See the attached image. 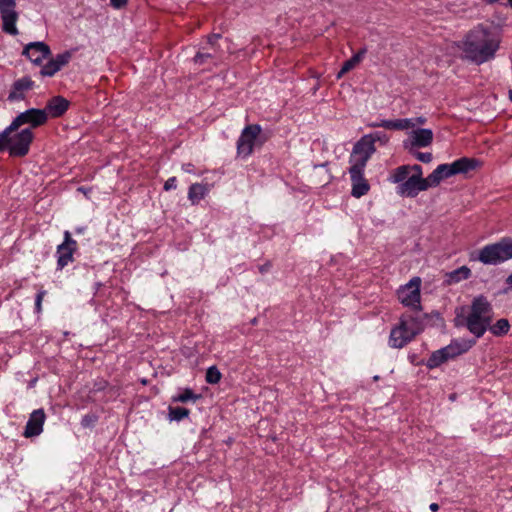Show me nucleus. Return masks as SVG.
I'll list each match as a JSON object with an SVG mask.
<instances>
[{
  "mask_svg": "<svg viewBox=\"0 0 512 512\" xmlns=\"http://www.w3.org/2000/svg\"><path fill=\"white\" fill-rule=\"evenodd\" d=\"M16 5V0H0L2 31L12 36L19 34L16 27V23L19 18V13L16 11Z\"/></svg>",
  "mask_w": 512,
  "mask_h": 512,
  "instance_id": "1a4fd4ad",
  "label": "nucleus"
},
{
  "mask_svg": "<svg viewBox=\"0 0 512 512\" xmlns=\"http://www.w3.org/2000/svg\"><path fill=\"white\" fill-rule=\"evenodd\" d=\"M493 307L484 295L476 296L471 305L456 309L454 324L456 327H465L475 336L481 338L492 322Z\"/></svg>",
  "mask_w": 512,
  "mask_h": 512,
  "instance_id": "f03ea898",
  "label": "nucleus"
},
{
  "mask_svg": "<svg viewBox=\"0 0 512 512\" xmlns=\"http://www.w3.org/2000/svg\"><path fill=\"white\" fill-rule=\"evenodd\" d=\"M46 122V111L37 108H30L17 115L11 124L6 127L5 133L8 131H16L24 124H29L31 126L30 128H37L44 125Z\"/></svg>",
  "mask_w": 512,
  "mask_h": 512,
  "instance_id": "423d86ee",
  "label": "nucleus"
},
{
  "mask_svg": "<svg viewBox=\"0 0 512 512\" xmlns=\"http://www.w3.org/2000/svg\"><path fill=\"white\" fill-rule=\"evenodd\" d=\"M78 247L77 241L71 237L69 231L64 232V241L57 246V270L64 269L70 262L74 260L73 255Z\"/></svg>",
  "mask_w": 512,
  "mask_h": 512,
  "instance_id": "9b49d317",
  "label": "nucleus"
},
{
  "mask_svg": "<svg viewBox=\"0 0 512 512\" xmlns=\"http://www.w3.org/2000/svg\"><path fill=\"white\" fill-rule=\"evenodd\" d=\"M262 128L259 124L247 125L237 140V155L242 159L248 158L252 153L255 142Z\"/></svg>",
  "mask_w": 512,
  "mask_h": 512,
  "instance_id": "0eeeda50",
  "label": "nucleus"
},
{
  "mask_svg": "<svg viewBox=\"0 0 512 512\" xmlns=\"http://www.w3.org/2000/svg\"><path fill=\"white\" fill-rule=\"evenodd\" d=\"M182 170L189 174H195V166L192 163H185L182 165Z\"/></svg>",
  "mask_w": 512,
  "mask_h": 512,
  "instance_id": "c03bdc74",
  "label": "nucleus"
},
{
  "mask_svg": "<svg viewBox=\"0 0 512 512\" xmlns=\"http://www.w3.org/2000/svg\"><path fill=\"white\" fill-rule=\"evenodd\" d=\"M69 101L62 96H54L48 100L45 108L47 118H59L66 113L69 108Z\"/></svg>",
  "mask_w": 512,
  "mask_h": 512,
  "instance_id": "aec40b11",
  "label": "nucleus"
},
{
  "mask_svg": "<svg viewBox=\"0 0 512 512\" xmlns=\"http://www.w3.org/2000/svg\"><path fill=\"white\" fill-rule=\"evenodd\" d=\"M432 142V130L427 128H419L413 130L409 137L403 141V148H425L430 146Z\"/></svg>",
  "mask_w": 512,
  "mask_h": 512,
  "instance_id": "4468645a",
  "label": "nucleus"
},
{
  "mask_svg": "<svg viewBox=\"0 0 512 512\" xmlns=\"http://www.w3.org/2000/svg\"><path fill=\"white\" fill-rule=\"evenodd\" d=\"M399 321H404L409 331L415 332V337L424 330L423 318L420 316L404 314Z\"/></svg>",
  "mask_w": 512,
  "mask_h": 512,
  "instance_id": "bb28decb",
  "label": "nucleus"
},
{
  "mask_svg": "<svg viewBox=\"0 0 512 512\" xmlns=\"http://www.w3.org/2000/svg\"><path fill=\"white\" fill-rule=\"evenodd\" d=\"M98 420L95 414H86L81 419V425L84 428L92 427Z\"/></svg>",
  "mask_w": 512,
  "mask_h": 512,
  "instance_id": "e433bc0d",
  "label": "nucleus"
},
{
  "mask_svg": "<svg viewBox=\"0 0 512 512\" xmlns=\"http://www.w3.org/2000/svg\"><path fill=\"white\" fill-rule=\"evenodd\" d=\"M506 287L503 289V293L512 291V273L505 279Z\"/></svg>",
  "mask_w": 512,
  "mask_h": 512,
  "instance_id": "37998d69",
  "label": "nucleus"
},
{
  "mask_svg": "<svg viewBox=\"0 0 512 512\" xmlns=\"http://www.w3.org/2000/svg\"><path fill=\"white\" fill-rule=\"evenodd\" d=\"M364 168L350 166L351 196L361 198L370 190V184L364 176Z\"/></svg>",
  "mask_w": 512,
  "mask_h": 512,
  "instance_id": "ddd939ff",
  "label": "nucleus"
},
{
  "mask_svg": "<svg viewBox=\"0 0 512 512\" xmlns=\"http://www.w3.org/2000/svg\"><path fill=\"white\" fill-rule=\"evenodd\" d=\"M215 57V53L210 52H197L193 58L195 64L203 65L207 59Z\"/></svg>",
  "mask_w": 512,
  "mask_h": 512,
  "instance_id": "f704fd0d",
  "label": "nucleus"
},
{
  "mask_svg": "<svg viewBox=\"0 0 512 512\" xmlns=\"http://www.w3.org/2000/svg\"><path fill=\"white\" fill-rule=\"evenodd\" d=\"M421 279L420 277H413L408 283L402 285L397 290V297L399 302L414 311H421Z\"/></svg>",
  "mask_w": 512,
  "mask_h": 512,
  "instance_id": "39448f33",
  "label": "nucleus"
},
{
  "mask_svg": "<svg viewBox=\"0 0 512 512\" xmlns=\"http://www.w3.org/2000/svg\"><path fill=\"white\" fill-rule=\"evenodd\" d=\"M5 132L6 128L0 132V152L8 150L10 156H26L34 139V134L31 128H25L14 134H12L14 131Z\"/></svg>",
  "mask_w": 512,
  "mask_h": 512,
  "instance_id": "20e7f679",
  "label": "nucleus"
},
{
  "mask_svg": "<svg viewBox=\"0 0 512 512\" xmlns=\"http://www.w3.org/2000/svg\"><path fill=\"white\" fill-rule=\"evenodd\" d=\"M398 184L396 187V193L400 197L403 198H415L422 191H426L432 187L430 181H428V176L425 180H420L411 175L407 176L402 182H394Z\"/></svg>",
  "mask_w": 512,
  "mask_h": 512,
  "instance_id": "9d476101",
  "label": "nucleus"
},
{
  "mask_svg": "<svg viewBox=\"0 0 512 512\" xmlns=\"http://www.w3.org/2000/svg\"><path fill=\"white\" fill-rule=\"evenodd\" d=\"M176 187H177V179H176V177L173 176L166 180L163 188L165 191H170L172 189H176Z\"/></svg>",
  "mask_w": 512,
  "mask_h": 512,
  "instance_id": "ea45409f",
  "label": "nucleus"
},
{
  "mask_svg": "<svg viewBox=\"0 0 512 512\" xmlns=\"http://www.w3.org/2000/svg\"><path fill=\"white\" fill-rule=\"evenodd\" d=\"M109 386V382L105 379H97L93 384V391L100 392L104 391Z\"/></svg>",
  "mask_w": 512,
  "mask_h": 512,
  "instance_id": "58836bf2",
  "label": "nucleus"
},
{
  "mask_svg": "<svg viewBox=\"0 0 512 512\" xmlns=\"http://www.w3.org/2000/svg\"><path fill=\"white\" fill-rule=\"evenodd\" d=\"M75 231H76V233L80 234V233H82V232L84 231V228H83V227H81V228H76V230H75Z\"/></svg>",
  "mask_w": 512,
  "mask_h": 512,
  "instance_id": "3c124183",
  "label": "nucleus"
},
{
  "mask_svg": "<svg viewBox=\"0 0 512 512\" xmlns=\"http://www.w3.org/2000/svg\"><path fill=\"white\" fill-rule=\"evenodd\" d=\"M366 136H370L371 140H373V145H375V142H381L383 144L388 142V137L384 132L376 131L371 134H367Z\"/></svg>",
  "mask_w": 512,
  "mask_h": 512,
  "instance_id": "c9c22d12",
  "label": "nucleus"
},
{
  "mask_svg": "<svg viewBox=\"0 0 512 512\" xmlns=\"http://www.w3.org/2000/svg\"><path fill=\"white\" fill-rule=\"evenodd\" d=\"M201 397V394L194 393L191 388H184L179 394L172 396L171 400L174 403H187L189 401L196 402Z\"/></svg>",
  "mask_w": 512,
  "mask_h": 512,
  "instance_id": "c85d7f7f",
  "label": "nucleus"
},
{
  "mask_svg": "<svg viewBox=\"0 0 512 512\" xmlns=\"http://www.w3.org/2000/svg\"><path fill=\"white\" fill-rule=\"evenodd\" d=\"M501 42V33L496 28L480 23L464 35L457 47L462 52V59L482 65L496 57Z\"/></svg>",
  "mask_w": 512,
  "mask_h": 512,
  "instance_id": "f257e3e1",
  "label": "nucleus"
},
{
  "mask_svg": "<svg viewBox=\"0 0 512 512\" xmlns=\"http://www.w3.org/2000/svg\"><path fill=\"white\" fill-rule=\"evenodd\" d=\"M453 170L454 168H452V163L440 164L428 175V181L431 182L432 187H436L442 180L454 176L455 171Z\"/></svg>",
  "mask_w": 512,
  "mask_h": 512,
  "instance_id": "5701e85b",
  "label": "nucleus"
},
{
  "mask_svg": "<svg viewBox=\"0 0 512 512\" xmlns=\"http://www.w3.org/2000/svg\"><path fill=\"white\" fill-rule=\"evenodd\" d=\"M411 156L422 163H430L433 155L430 152H420V148H404Z\"/></svg>",
  "mask_w": 512,
  "mask_h": 512,
  "instance_id": "473e14b6",
  "label": "nucleus"
},
{
  "mask_svg": "<svg viewBox=\"0 0 512 512\" xmlns=\"http://www.w3.org/2000/svg\"><path fill=\"white\" fill-rule=\"evenodd\" d=\"M220 38H221L220 34H212V35L208 36V38H207V43L210 45V47L214 51L216 50L217 42Z\"/></svg>",
  "mask_w": 512,
  "mask_h": 512,
  "instance_id": "a19ab883",
  "label": "nucleus"
},
{
  "mask_svg": "<svg viewBox=\"0 0 512 512\" xmlns=\"http://www.w3.org/2000/svg\"><path fill=\"white\" fill-rule=\"evenodd\" d=\"M190 414V410L184 407H168V419L169 421H181L185 418H188Z\"/></svg>",
  "mask_w": 512,
  "mask_h": 512,
  "instance_id": "7c9ffc66",
  "label": "nucleus"
},
{
  "mask_svg": "<svg viewBox=\"0 0 512 512\" xmlns=\"http://www.w3.org/2000/svg\"><path fill=\"white\" fill-rule=\"evenodd\" d=\"M476 344V339H454L445 346L450 359L468 352Z\"/></svg>",
  "mask_w": 512,
  "mask_h": 512,
  "instance_id": "412c9836",
  "label": "nucleus"
},
{
  "mask_svg": "<svg viewBox=\"0 0 512 512\" xmlns=\"http://www.w3.org/2000/svg\"><path fill=\"white\" fill-rule=\"evenodd\" d=\"M72 58L71 51H64L50 59L40 70V74L45 77H52L69 63Z\"/></svg>",
  "mask_w": 512,
  "mask_h": 512,
  "instance_id": "dca6fc26",
  "label": "nucleus"
},
{
  "mask_svg": "<svg viewBox=\"0 0 512 512\" xmlns=\"http://www.w3.org/2000/svg\"><path fill=\"white\" fill-rule=\"evenodd\" d=\"M449 359L450 358H449V356L447 354V351L443 347V348H441L439 350L434 351L430 355V357L428 358V360L426 362V366L429 369H434V368L439 367L441 364L445 363Z\"/></svg>",
  "mask_w": 512,
  "mask_h": 512,
  "instance_id": "cd10ccee",
  "label": "nucleus"
},
{
  "mask_svg": "<svg viewBox=\"0 0 512 512\" xmlns=\"http://www.w3.org/2000/svg\"><path fill=\"white\" fill-rule=\"evenodd\" d=\"M413 176L420 180H425L423 177V169L419 164L414 165H401L394 170L389 175L388 180L390 182H402L407 176Z\"/></svg>",
  "mask_w": 512,
  "mask_h": 512,
  "instance_id": "a211bd4d",
  "label": "nucleus"
},
{
  "mask_svg": "<svg viewBox=\"0 0 512 512\" xmlns=\"http://www.w3.org/2000/svg\"><path fill=\"white\" fill-rule=\"evenodd\" d=\"M488 330L497 337L506 335L510 330V323L506 318L497 320L494 324H489Z\"/></svg>",
  "mask_w": 512,
  "mask_h": 512,
  "instance_id": "c756f323",
  "label": "nucleus"
},
{
  "mask_svg": "<svg viewBox=\"0 0 512 512\" xmlns=\"http://www.w3.org/2000/svg\"><path fill=\"white\" fill-rule=\"evenodd\" d=\"M471 260L484 265L497 266L512 259V238L503 237L499 241L483 246Z\"/></svg>",
  "mask_w": 512,
  "mask_h": 512,
  "instance_id": "7ed1b4c3",
  "label": "nucleus"
},
{
  "mask_svg": "<svg viewBox=\"0 0 512 512\" xmlns=\"http://www.w3.org/2000/svg\"><path fill=\"white\" fill-rule=\"evenodd\" d=\"M22 54L26 56L32 63L40 65L44 59L51 55L50 47L44 42H31L28 43Z\"/></svg>",
  "mask_w": 512,
  "mask_h": 512,
  "instance_id": "2eb2a0df",
  "label": "nucleus"
},
{
  "mask_svg": "<svg viewBox=\"0 0 512 512\" xmlns=\"http://www.w3.org/2000/svg\"><path fill=\"white\" fill-rule=\"evenodd\" d=\"M482 1L488 5H492V4L498 3L500 0H482Z\"/></svg>",
  "mask_w": 512,
  "mask_h": 512,
  "instance_id": "de8ad7c7",
  "label": "nucleus"
},
{
  "mask_svg": "<svg viewBox=\"0 0 512 512\" xmlns=\"http://www.w3.org/2000/svg\"><path fill=\"white\" fill-rule=\"evenodd\" d=\"M479 164V160L475 158L462 157L452 162V168H454L455 175L465 174L476 169Z\"/></svg>",
  "mask_w": 512,
  "mask_h": 512,
  "instance_id": "b1692460",
  "label": "nucleus"
},
{
  "mask_svg": "<svg viewBox=\"0 0 512 512\" xmlns=\"http://www.w3.org/2000/svg\"><path fill=\"white\" fill-rule=\"evenodd\" d=\"M416 121L418 124L423 125L426 122V119L424 117H418L416 118Z\"/></svg>",
  "mask_w": 512,
  "mask_h": 512,
  "instance_id": "09e8293b",
  "label": "nucleus"
},
{
  "mask_svg": "<svg viewBox=\"0 0 512 512\" xmlns=\"http://www.w3.org/2000/svg\"><path fill=\"white\" fill-rule=\"evenodd\" d=\"M46 291L45 290H39L38 293L36 294V297H35V311L36 313H40L41 310H42V301H43V298L45 297L46 295Z\"/></svg>",
  "mask_w": 512,
  "mask_h": 512,
  "instance_id": "4c0bfd02",
  "label": "nucleus"
},
{
  "mask_svg": "<svg viewBox=\"0 0 512 512\" xmlns=\"http://www.w3.org/2000/svg\"><path fill=\"white\" fill-rule=\"evenodd\" d=\"M35 82L28 76L14 81L8 94L10 102L21 101L25 99L26 93L33 89Z\"/></svg>",
  "mask_w": 512,
  "mask_h": 512,
  "instance_id": "f3484780",
  "label": "nucleus"
},
{
  "mask_svg": "<svg viewBox=\"0 0 512 512\" xmlns=\"http://www.w3.org/2000/svg\"><path fill=\"white\" fill-rule=\"evenodd\" d=\"M508 94H509V99H510V101L512 102V90H509V93H508Z\"/></svg>",
  "mask_w": 512,
  "mask_h": 512,
  "instance_id": "603ef678",
  "label": "nucleus"
},
{
  "mask_svg": "<svg viewBox=\"0 0 512 512\" xmlns=\"http://www.w3.org/2000/svg\"><path fill=\"white\" fill-rule=\"evenodd\" d=\"M429 508L431 511L436 512L439 509V505L437 503H432Z\"/></svg>",
  "mask_w": 512,
  "mask_h": 512,
  "instance_id": "49530a36",
  "label": "nucleus"
},
{
  "mask_svg": "<svg viewBox=\"0 0 512 512\" xmlns=\"http://www.w3.org/2000/svg\"><path fill=\"white\" fill-rule=\"evenodd\" d=\"M272 267V264L270 261H267L266 263H264L263 265L259 266V272L261 274H264L266 272H268L270 270V268Z\"/></svg>",
  "mask_w": 512,
  "mask_h": 512,
  "instance_id": "a18cd8bd",
  "label": "nucleus"
},
{
  "mask_svg": "<svg viewBox=\"0 0 512 512\" xmlns=\"http://www.w3.org/2000/svg\"><path fill=\"white\" fill-rule=\"evenodd\" d=\"M370 126L374 128L382 127L390 130H407L409 128H413L415 123L413 119L403 118L394 120H381L380 122L371 123Z\"/></svg>",
  "mask_w": 512,
  "mask_h": 512,
  "instance_id": "4be33fe9",
  "label": "nucleus"
},
{
  "mask_svg": "<svg viewBox=\"0 0 512 512\" xmlns=\"http://www.w3.org/2000/svg\"><path fill=\"white\" fill-rule=\"evenodd\" d=\"M221 372L216 366H211L206 371V382L209 384H217L221 380Z\"/></svg>",
  "mask_w": 512,
  "mask_h": 512,
  "instance_id": "72a5a7b5",
  "label": "nucleus"
},
{
  "mask_svg": "<svg viewBox=\"0 0 512 512\" xmlns=\"http://www.w3.org/2000/svg\"><path fill=\"white\" fill-rule=\"evenodd\" d=\"M367 53V48H361L357 53H355L350 59L346 60L340 71L337 74V78H341L344 74L352 70L356 65H358L364 58Z\"/></svg>",
  "mask_w": 512,
  "mask_h": 512,
  "instance_id": "a878e982",
  "label": "nucleus"
},
{
  "mask_svg": "<svg viewBox=\"0 0 512 512\" xmlns=\"http://www.w3.org/2000/svg\"><path fill=\"white\" fill-rule=\"evenodd\" d=\"M508 5L512 8V0H508Z\"/></svg>",
  "mask_w": 512,
  "mask_h": 512,
  "instance_id": "864d4df0",
  "label": "nucleus"
},
{
  "mask_svg": "<svg viewBox=\"0 0 512 512\" xmlns=\"http://www.w3.org/2000/svg\"><path fill=\"white\" fill-rule=\"evenodd\" d=\"M78 190L83 192L84 194H87V192H89L91 189H87L85 187H79Z\"/></svg>",
  "mask_w": 512,
  "mask_h": 512,
  "instance_id": "8fccbe9b",
  "label": "nucleus"
},
{
  "mask_svg": "<svg viewBox=\"0 0 512 512\" xmlns=\"http://www.w3.org/2000/svg\"><path fill=\"white\" fill-rule=\"evenodd\" d=\"M101 285V283H96L97 288H99Z\"/></svg>",
  "mask_w": 512,
  "mask_h": 512,
  "instance_id": "5fc2aeb1",
  "label": "nucleus"
},
{
  "mask_svg": "<svg viewBox=\"0 0 512 512\" xmlns=\"http://www.w3.org/2000/svg\"><path fill=\"white\" fill-rule=\"evenodd\" d=\"M209 192L208 184L194 183L188 189V199L193 205L198 204Z\"/></svg>",
  "mask_w": 512,
  "mask_h": 512,
  "instance_id": "393cba45",
  "label": "nucleus"
},
{
  "mask_svg": "<svg viewBox=\"0 0 512 512\" xmlns=\"http://www.w3.org/2000/svg\"><path fill=\"white\" fill-rule=\"evenodd\" d=\"M414 338L415 332L409 331L404 321H399L390 331L388 344L391 348L401 349Z\"/></svg>",
  "mask_w": 512,
  "mask_h": 512,
  "instance_id": "f8f14e48",
  "label": "nucleus"
},
{
  "mask_svg": "<svg viewBox=\"0 0 512 512\" xmlns=\"http://www.w3.org/2000/svg\"><path fill=\"white\" fill-rule=\"evenodd\" d=\"M471 276V270L467 266H462L449 274V282L457 283L466 280Z\"/></svg>",
  "mask_w": 512,
  "mask_h": 512,
  "instance_id": "2f4dec72",
  "label": "nucleus"
},
{
  "mask_svg": "<svg viewBox=\"0 0 512 512\" xmlns=\"http://www.w3.org/2000/svg\"><path fill=\"white\" fill-rule=\"evenodd\" d=\"M376 151L373 140L370 136L361 137L353 146V150L350 156L351 166L364 168L370 157Z\"/></svg>",
  "mask_w": 512,
  "mask_h": 512,
  "instance_id": "6e6552de",
  "label": "nucleus"
},
{
  "mask_svg": "<svg viewBox=\"0 0 512 512\" xmlns=\"http://www.w3.org/2000/svg\"><path fill=\"white\" fill-rule=\"evenodd\" d=\"M45 412L43 409L34 410L26 423L24 436L34 437L41 434L43 431V424L45 422Z\"/></svg>",
  "mask_w": 512,
  "mask_h": 512,
  "instance_id": "6ab92c4d",
  "label": "nucleus"
},
{
  "mask_svg": "<svg viewBox=\"0 0 512 512\" xmlns=\"http://www.w3.org/2000/svg\"><path fill=\"white\" fill-rule=\"evenodd\" d=\"M128 0H110V4L115 9L123 8L127 5Z\"/></svg>",
  "mask_w": 512,
  "mask_h": 512,
  "instance_id": "79ce46f5",
  "label": "nucleus"
}]
</instances>
